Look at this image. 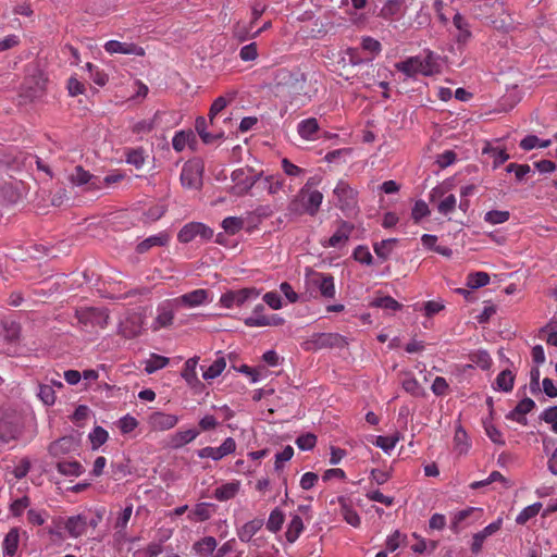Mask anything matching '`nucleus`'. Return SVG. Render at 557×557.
I'll return each instance as SVG.
<instances>
[{
    "instance_id": "20",
    "label": "nucleus",
    "mask_w": 557,
    "mask_h": 557,
    "mask_svg": "<svg viewBox=\"0 0 557 557\" xmlns=\"http://www.w3.org/2000/svg\"><path fill=\"white\" fill-rule=\"evenodd\" d=\"M535 407L534 400L529 397L523 398L518 403V405L512 409L506 418L512 421H516L520 424H527L525 414L532 411Z\"/></svg>"
},
{
    "instance_id": "12",
    "label": "nucleus",
    "mask_w": 557,
    "mask_h": 557,
    "mask_svg": "<svg viewBox=\"0 0 557 557\" xmlns=\"http://www.w3.org/2000/svg\"><path fill=\"white\" fill-rule=\"evenodd\" d=\"M183 187L199 189L202 186V166L198 162H187L181 172Z\"/></svg>"
},
{
    "instance_id": "14",
    "label": "nucleus",
    "mask_w": 557,
    "mask_h": 557,
    "mask_svg": "<svg viewBox=\"0 0 557 557\" xmlns=\"http://www.w3.org/2000/svg\"><path fill=\"white\" fill-rule=\"evenodd\" d=\"M354 230L355 226L352 224L342 221L334 234L329 239L321 242V245L325 248H343L348 243Z\"/></svg>"
},
{
    "instance_id": "53",
    "label": "nucleus",
    "mask_w": 557,
    "mask_h": 557,
    "mask_svg": "<svg viewBox=\"0 0 557 557\" xmlns=\"http://www.w3.org/2000/svg\"><path fill=\"white\" fill-rule=\"evenodd\" d=\"M76 317L79 323L87 325L88 323L95 324L98 323V320L101 318V314L98 310L88 308L76 311Z\"/></svg>"
},
{
    "instance_id": "37",
    "label": "nucleus",
    "mask_w": 557,
    "mask_h": 557,
    "mask_svg": "<svg viewBox=\"0 0 557 557\" xmlns=\"http://www.w3.org/2000/svg\"><path fill=\"white\" fill-rule=\"evenodd\" d=\"M397 243H398L397 238L383 239V240H381L379 243H375L373 245V250H374L375 255L380 259L386 260L392 255V252H393L394 248L396 247Z\"/></svg>"
},
{
    "instance_id": "39",
    "label": "nucleus",
    "mask_w": 557,
    "mask_h": 557,
    "mask_svg": "<svg viewBox=\"0 0 557 557\" xmlns=\"http://www.w3.org/2000/svg\"><path fill=\"white\" fill-rule=\"evenodd\" d=\"M403 388L414 397L424 396L425 392L418 380L411 374L407 373L401 381Z\"/></svg>"
},
{
    "instance_id": "59",
    "label": "nucleus",
    "mask_w": 557,
    "mask_h": 557,
    "mask_svg": "<svg viewBox=\"0 0 557 557\" xmlns=\"http://www.w3.org/2000/svg\"><path fill=\"white\" fill-rule=\"evenodd\" d=\"M457 206V199L455 195L449 194L437 205V211L443 215L450 214Z\"/></svg>"
},
{
    "instance_id": "13",
    "label": "nucleus",
    "mask_w": 557,
    "mask_h": 557,
    "mask_svg": "<svg viewBox=\"0 0 557 557\" xmlns=\"http://www.w3.org/2000/svg\"><path fill=\"white\" fill-rule=\"evenodd\" d=\"M236 450V442L233 437H226L219 447L207 446L197 450V456L201 459L210 458L214 461L221 460Z\"/></svg>"
},
{
    "instance_id": "2",
    "label": "nucleus",
    "mask_w": 557,
    "mask_h": 557,
    "mask_svg": "<svg viewBox=\"0 0 557 557\" xmlns=\"http://www.w3.org/2000/svg\"><path fill=\"white\" fill-rule=\"evenodd\" d=\"M25 414L14 406L0 408V442L16 441L24 430Z\"/></svg>"
},
{
    "instance_id": "15",
    "label": "nucleus",
    "mask_w": 557,
    "mask_h": 557,
    "mask_svg": "<svg viewBox=\"0 0 557 557\" xmlns=\"http://www.w3.org/2000/svg\"><path fill=\"white\" fill-rule=\"evenodd\" d=\"M180 419L175 414L154 411L148 418V423L154 431H168L173 429Z\"/></svg>"
},
{
    "instance_id": "27",
    "label": "nucleus",
    "mask_w": 557,
    "mask_h": 557,
    "mask_svg": "<svg viewBox=\"0 0 557 557\" xmlns=\"http://www.w3.org/2000/svg\"><path fill=\"white\" fill-rule=\"evenodd\" d=\"M87 518L83 515L72 516L65 522V529L71 537H79L87 530Z\"/></svg>"
},
{
    "instance_id": "60",
    "label": "nucleus",
    "mask_w": 557,
    "mask_h": 557,
    "mask_svg": "<svg viewBox=\"0 0 557 557\" xmlns=\"http://www.w3.org/2000/svg\"><path fill=\"white\" fill-rule=\"evenodd\" d=\"M454 443H455L456 449L460 454L466 453L469 448L468 435L461 426H458L456 429L455 436H454Z\"/></svg>"
},
{
    "instance_id": "6",
    "label": "nucleus",
    "mask_w": 557,
    "mask_h": 557,
    "mask_svg": "<svg viewBox=\"0 0 557 557\" xmlns=\"http://www.w3.org/2000/svg\"><path fill=\"white\" fill-rule=\"evenodd\" d=\"M333 194L336 198V207L343 212L348 213L357 209L358 191L350 187L347 182L338 181Z\"/></svg>"
},
{
    "instance_id": "48",
    "label": "nucleus",
    "mask_w": 557,
    "mask_h": 557,
    "mask_svg": "<svg viewBox=\"0 0 557 557\" xmlns=\"http://www.w3.org/2000/svg\"><path fill=\"white\" fill-rule=\"evenodd\" d=\"M490 283V275L486 272H473L467 277V286L476 289L486 286Z\"/></svg>"
},
{
    "instance_id": "63",
    "label": "nucleus",
    "mask_w": 557,
    "mask_h": 557,
    "mask_svg": "<svg viewBox=\"0 0 557 557\" xmlns=\"http://www.w3.org/2000/svg\"><path fill=\"white\" fill-rule=\"evenodd\" d=\"M354 259L362 264H371L373 261L372 255L366 246H358L354 250Z\"/></svg>"
},
{
    "instance_id": "36",
    "label": "nucleus",
    "mask_w": 557,
    "mask_h": 557,
    "mask_svg": "<svg viewBox=\"0 0 557 557\" xmlns=\"http://www.w3.org/2000/svg\"><path fill=\"white\" fill-rule=\"evenodd\" d=\"M0 198L9 203H15L21 198L16 181L2 184L0 187Z\"/></svg>"
},
{
    "instance_id": "41",
    "label": "nucleus",
    "mask_w": 557,
    "mask_h": 557,
    "mask_svg": "<svg viewBox=\"0 0 557 557\" xmlns=\"http://www.w3.org/2000/svg\"><path fill=\"white\" fill-rule=\"evenodd\" d=\"M226 360L223 356H218V358L203 370L202 377L207 381L213 380L218 377L225 369Z\"/></svg>"
},
{
    "instance_id": "57",
    "label": "nucleus",
    "mask_w": 557,
    "mask_h": 557,
    "mask_svg": "<svg viewBox=\"0 0 557 557\" xmlns=\"http://www.w3.org/2000/svg\"><path fill=\"white\" fill-rule=\"evenodd\" d=\"M509 212L508 211H502V210H491L485 213L484 221L492 224H502L509 220Z\"/></svg>"
},
{
    "instance_id": "26",
    "label": "nucleus",
    "mask_w": 557,
    "mask_h": 557,
    "mask_svg": "<svg viewBox=\"0 0 557 557\" xmlns=\"http://www.w3.org/2000/svg\"><path fill=\"white\" fill-rule=\"evenodd\" d=\"M170 240V236L165 232H161L156 235H151L147 237L146 239L141 240L136 246V251L138 253H146L148 250H150L152 247H161L165 246Z\"/></svg>"
},
{
    "instance_id": "54",
    "label": "nucleus",
    "mask_w": 557,
    "mask_h": 557,
    "mask_svg": "<svg viewBox=\"0 0 557 557\" xmlns=\"http://www.w3.org/2000/svg\"><path fill=\"white\" fill-rule=\"evenodd\" d=\"M231 99L225 98L224 96L218 97L213 103L211 104L209 112V121L211 126H215L216 115L226 108L230 103Z\"/></svg>"
},
{
    "instance_id": "21",
    "label": "nucleus",
    "mask_w": 557,
    "mask_h": 557,
    "mask_svg": "<svg viewBox=\"0 0 557 557\" xmlns=\"http://www.w3.org/2000/svg\"><path fill=\"white\" fill-rule=\"evenodd\" d=\"M200 434L197 429H188L185 431H177L170 436L169 445L173 449L182 448L183 446L195 441Z\"/></svg>"
},
{
    "instance_id": "19",
    "label": "nucleus",
    "mask_w": 557,
    "mask_h": 557,
    "mask_svg": "<svg viewBox=\"0 0 557 557\" xmlns=\"http://www.w3.org/2000/svg\"><path fill=\"white\" fill-rule=\"evenodd\" d=\"M482 512L481 508L476 507H468L466 509L459 510L451 515L450 520V529L454 533H459L461 529H463L469 523L467 522L469 518L474 515L480 516Z\"/></svg>"
},
{
    "instance_id": "47",
    "label": "nucleus",
    "mask_w": 557,
    "mask_h": 557,
    "mask_svg": "<svg viewBox=\"0 0 557 557\" xmlns=\"http://www.w3.org/2000/svg\"><path fill=\"white\" fill-rule=\"evenodd\" d=\"M169 358L151 354L150 358L146 361L145 371L148 374L154 373L158 370L165 368L169 364Z\"/></svg>"
},
{
    "instance_id": "49",
    "label": "nucleus",
    "mask_w": 557,
    "mask_h": 557,
    "mask_svg": "<svg viewBox=\"0 0 557 557\" xmlns=\"http://www.w3.org/2000/svg\"><path fill=\"white\" fill-rule=\"evenodd\" d=\"M126 162L136 169H141L145 164V150L143 148L128 149L125 153Z\"/></svg>"
},
{
    "instance_id": "64",
    "label": "nucleus",
    "mask_w": 557,
    "mask_h": 557,
    "mask_svg": "<svg viewBox=\"0 0 557 557\" xmlns=\"http://www.w3.org/2000/svg\"><path fill=\"white\" fill-rule=\"evenodd\" d=\"M541 419L552 424V430L557 433V406L545 409L541 414Z\"/></svg>"
},
{
    "instance_id": "3",
    "label": "nucleus",
    "mask_w": 557,
    "mask_h": 557,
    "mask_svg": "<svg viewBox=\"0 0 557 557\" xmlns=\"http://www.w3.org/2000/svg\"><path fill=\"white\" fill-rule=\"evenodd\" d=\"M259 296L260 289L256 287L230 289L221 295L219 304L223 308L232 309L235 307H243L248 302L255 301Z\"/></svg>"
},
{
    "instance_id": "17",
    "label": "nucleus",
    "mask_w": 557,
    "mask_h": 557,
    "mask_svg": "<svg viewBox=\"0 0 557 557\" xmlns=\"http://www.w3.org/2000/svg\"><path fill=\"white\" fill-rule=\"evenodd\" d=\"M70 181L73 185L83 186L88 184L90 189L101 188V178L94 176L88 171L84 170L81 165H77L74 172L70 176Z\"/></svg>"
},
{
    "instance_id": "23",
    "label": "nucleus",
    "mask_w": 557,
    "mask_h": 557,
    "mask_svg": "<svg viewBox=\"0 0 557 557\" xmlns=\"http://www.w3.org/2000/svg\"><path fill=\"white\" fill-rule=\"evenodd\" d=\"M264 524V520L261 518H255L239 529H237V536L240 542L248 543L251 539L261 530Z\"/></svg>"
},
{
    "instance_id": "33",
    "label": "nucleus",
    "mask_w": 557,
    "mask_h": 557,
    "mask_svg": "<svg viewBox=\"0 0 557 557\" xmlns=\"http://www.w3.org/2000/svg\"><path fill=\"white\" fill-rule=\"evenodd\" d=\"M216 546L218 542L213 536H205L193 544V550L201 557H208L212 555Z\"/></svg>"
},
{
    "instance_id": "22",
    "label": "nucleus",
    "mask_w": 557,
    "mask_h": 557,
    "mask_svg": "<svg viewBox=\"0 0 557 557\" xmlns=\"http://www.w3.org/2000/svg\"><path fill=\"white\" fill-rule=\"evenodd\" d=\"M406 13L405 0H385L380 16L385 20L400 17Z\"/></svg>"
},
{
    "instance_id": "52",
    "label": "nucleus",
    "mask_w": 557,
    "mask_h": 557,
    "mask_svg": "<svg viewBox=\"0 0 557 557\" xmlns=\"http://www.w3.org/2000/svg\"><path fill=\"white\" fill-rule=\"evenodd\" d=\"M470 360L482 370H488L492 366V358L486 350L472 352L470 355Z\"/></svg>"
},
{
    "instance_id": "35",
    "label": "nucleus",
    "mask_w": 557,
    "mask_h": 557,
    "mask_svg": "<svg viewBox=\"0 0 557 557\" xmlns=\"http://www.w3.org/2000/svg\"><path fill=\"white\" fill-rule=\"evenodd\" d=\"M503 4L498 0H475L474 12L481 17H491L492 10H502Z\"/></svg>"
},
{
    "instance_id": "5",
    "label": "nucleus",
    "mask_w": 557,
    "mask_h": 557,
    "mask_svg": "<svg viewBox=\"0 0 557 557\" xmlns=\"http://www.w3.org/2000/svg\"><path fill=\"white\" fill-rule=\"evenodd\" d=\"M253 170L236 169L232 172L231 178L235 183L232 193L236 196L246 195L262 177V172L252 173Z\"/></svg>"
},
{
    "instance_id": "18",
    "label": "nucleus",
    "mask_w": 557,
    "mask_h": 557,
    "mask_svg": "<svg viewBox=\"0 0 557 557\" xmlns=\"http://www.w3.org/2000/svg\"><path fill=\"white\" fill-rule=\"evenodd\" d=\"M503 520L498 518L496 521L486 525L482 531L473 534L472 543H471V552L473 554H479L483 547L484 541L495 534L502 528Z\"/></svg>"
},
{
    "instance_id": "58",
    "label": "nucleus",
    "mask_w": 557,
    "mask_h": 557,
    "mask_svg": "<svg viewBox=\"0 0 557 557\" xmlns=\"http://www.w3.org/2000/svg\"><path fill=\"white\" fill-rule=\"evenodd\" d=\"M405 540H406V535L400 533V531L395 530L392 534H389L386 537V541H385L386 550L389 553L395 552L396 549H398L400 547L401 543Z\"/></svg>"
},
{
    "instance_id": "24",
    "label": "nucleus",
    "mask_w": 557,
    "mask_h": 557,
    "mask_svg": "<svg viewBox=\"0 0 557 557\" xmlns=\"http://www.w3.org/2000/svg\"><path fill=\"white\" fill-rule=\"evenodd\" d=\"M196 145V136L190 129L176 132L172 138V146L177 152H182L186 147L195 149Z\"/></svg>"
},
{
    "instance_id": "25",
    "label": "nucleus",
    "mask_w": 557,
    "mask_h": 557,
    "mask_svg": "<svg viewBox=\"0 0 557 557\" xmlns=\"http://www.w3.org/2000/svg\"><path fill=\"white\" fill-rule=\"evenodd\" d=\"M174 307L171 302H164L157 309V317L154 319V330L160 327H166L173 323L174 320Z\"/></svg>"
},
{
    "instance_id": "50",
    "label": "nucleus",
    "mask_w": 557,
    "mask_h": 557,
    "mask_svg": "<svg viewBox=\"0 0 557 557\" xmlns=\"http://www.w3.org/2000/svg\"><path fill=\"white\" fill-rule=\"evenodd\" d=\"M371 306L392 311H396L401 308V305L391 296L376 297L372 300Z\"/></svg>"
},
{
    "instance_id": "42",
    "label": "nucleus",
    "mask_w": 557,
    "mask_h": 557,
    "mask_svg": "<svg viewBox=\"0 0 557 557\" xmlns=\"http://www.w3.org/2000/svg\"><path fill=\"white\" fill-rule=\"evenodd\" d=\"M57 470L63 475L79 476L84 472V467L78 461H59Z\"/></svg>"
},
{
    "instance_id": "56",
    "label": "nucleus",
    "mask_w": 557,
    "mask_h": 557,
    "mask_svg": "<svg viewBox=\"0 0 557 557\" xmlns=\"http://www.w3.org/2000/svg\"><path fill=\"white\" fill-rule=\"evenodd\" d=\"M222 227L231 235H235L244 227V220L238 216H227L222 221Z\"/></svg>"
},
{
    "instance_id": "8",
    "label": "nucleus",
    "mask_w": 557,
    "mask_h": 557,
    "mask_svg": "<svg viewBox=\"0 0 557 557\" xmlns=\"http://www.w3.org/2000/svg\"><path fill=\"white\" fill-rule=\"evenodd\" d=\"M264 306L258 304L255 306L251 314L244 319V324L248 327L280 326L285 320L278 314L267 315L263 313Z\"/></svg>"
},
{
    "instance_id": "4",
    "label": "nucleus",
    "mask_w": 557,
    "mask_h": 557,
    "mask_svg": "<svg viewBox=\"0 0 557 557\" xmlns=\"http://www.w3.org/2000/svg\"><path fill=\"white\" fill-rule=\"evenodd\" d=\"M306 285L309 289H315L321 297L334 299L336 294L334 277L324 272L310 270L306 274Z\"/></svg>"
},
{
    "instance_id": "43",
    "label": "nucleus",
    "mask_w": 557,
    "mask_h": 557,
    "mask_svg": "<svg viewBox=\"0 0 557 557\" xmlns=\"http://www.w3.org/2000/svg\"><path fill=\"white\" fill-rule=\"evenodd\" d=\"M543 505L540 502H536L530 506L523 508L519 515L516 517V523L519 525H524L529 520L536 517L541 511Z\"/></svg>"
},
{
    "instance_id": "40",
    "label": "nucleus",
    "mask_w": 557,
    "mask_h": 557,
    "mask_svg": "<svg viewBox=\"0 0 557 557\" xmlns=\"http://www.w3.org/2000/svg\"><path fill=\"white\" fill-rule=\"evenodd\" d=\"M453 23L456 29L458 30V42L468 41V39L471 37V32L469 29V23L467 22V20L460 13H456L453 17Z\"/></svg>"
},
{
    "instance_id": "45",
    "label": "nucleus",
    "mask_w": 557,
    "mask_h": 557,
    "mask_svg": "<svg viewBox=\"0 0 557 557\" xmlns=\"http://www.w3.org/2000/svg\"><path fill=\"white\" fill-rule=\"evenodd\" d=\"M37 397L41 400L45 406H52L55 403L57 396L55 391L52 389V385L47 383H39L37 386Z\"/></svg>"
},
{
    "instance_id": "44",
    "label": "nucleus",
    "mask_w": 557,
    "mask_h": 557,
    "mask_svg": "<svg viewBox=\"0 0 557 557\" xmlns=\"http://www.w3.org/2000/svg\"><path fill=\"white\" fill-rule=\"evenodd\" d=\"M515 382V376L511 371L504 370L502 371L496 380H495V389L508 393L512 389Z\"/></svg>"
},
{
    "instance_id": "46",
    "label": "nucleus",
    "mask_w": 557,
    "mask_h": 557,
    "mask_svg": "<svg viewBox=\"0 0 557 557\" xmlns=\"http://www.w3.org/2000/svg\"><path fill=\"white\" fill-rule=\"evenodd\" d=\"M284 520V512L276 507L270 512L269 519L267 521V529L272 533H276L282 529Z\"/></svg>"
},
{
    "instance_id": "38",
    "label": "nucleus",
    "mask_w": 557,
    "mask_h": 557,
    "mask_svg": "<svg viewBox=\"0 0 557 557\" xmlns=\"http://www.w3.org/2000/svg\"><path fill=\"white\" fill-rule=\"evenodd\" d=\"M74 446V441L72 437H61L58 441H54L49 446L50 455L54 457H59L61 455H65L72 450Z\"/></svg>"
},
{
    "instance_id": "7",
    "label": "nucleus",
    "mask_w": 557,
    "mask_h": 557,
    "mask_svg": "<svg viewBox=\"0 0 557 557\" xmlns=\"http://www.w3.org/2000/svg\"><path fill=\"white\" fill-rule=\"evenodd\" d=\"M213 230L201 222H189L185 224L177 234V240L188 244L197 238L208 242L213 237Z\"/></svg>"
},
{
    "instance_id": "61",
    "label": "nucleus",
    "mask_w": 557,
    "mask_h": 557,
    "mask_svg": "<svg viewBox=\"0 0 557 557\" xmlns=\"http://www.w3.org/2000/svg\"><path fill=\"white\" fill-rule=\"evenodd\" d=\"M211 505L207 503L197 504L193 510V512L188 516L189 519H193L194 516L199 521H206L211 517Z\"/></svg>"
},
{
    "instance_id": "30",
    "label": "nucleus",
    "mask_w": 557,
    "mask_h": 557,
    "mask_svg": "<svg viewBox=\"0 0 557 557\" xmlns=\"http://www.w3.org/2000/svg\"><path fill=\"white\" fill-rule=\"evenodd\" d=\"M304 201V210L311 216H314L320 210L323 201V194L319 190L307 191Z\"/></svg>"
},
{
    "instance_id": "9",
    "label": "nucleus",
    "mask_w": 557,
    "mask_h": 557,
    "mask_svg": "<svg viewBox=\"0 0 557 557\" xmlns=\"http://www.w3.org/2000/svg\"><path fill=\"white\" fill-rule=\"evenodd\" d=\"M274 81L277 86L286 87L292 91H300L304 89L307 77L300 70L278 69L275 72Z\"/></svg>"
},
{
    "instance_id": "31",
    "label": "nucleus",
    "mask_w": 557,
    "mask_h": 557,
    "mask_svg": "<svg viewBox=\"0 0 557 557\" xmlns=\"http://www.w3.org/2000/svg\"><path fill=\"white\" fill-rule=\"evenodd\" d=\"M239 488H240L239 481L227 482L214 490V498L219 502L230 500L236 496Z\"/></svg>"
},
{
    "instance_id": "10",
    "label": "nucleus",
    "mask_w": 557,
    "mask_h": 557,
    "mask_svg": "<svg viewBox=\"0 0 557 557\" xmlns=\"http://www.w3.org/2000/svg\"><path fill=\"white\" fill-rule=\"evenodd\" d=\"M1 338L7 343V352L9 355L18 354V345L21 342V325L14 320H3L1 323Z\"/></svg>"
},
{
    "instance_id": "32",
    "label": "nucleus",
    "mask_w": 557,
    "mask_h": 557,
    "mask_svg": "<svg viewBox=\"0 0 557 557\" xmlns=\"http://www.w3.org/2000/svg\"><path fill=\"white\" fill-rule=\"evenodd\" d=\"M262 188L268 191L269 195H275L283 189L285 180L280 174L263 175L259 181Z\"/></svg>"
},
{
    "instance_id": "51",
    "label": "nucleus",
    "mask_w": 557,
    "mask_h": 557,
    "mask_svg": "<svg viewBox=\"0 0 557 557\" xmlns=\"http://www.w3.org/2000/svg\"><path fill=\"white\" fill-rule=\"evenodd\" d=\"M88 437L91 443V447L97 449L108 441L109 434L102 426H95Z\"/></svg>"
},
{
    "instance_id": "1",
    "label": "nucleus",
    "mask_w": 557,
    "mask_h": 557,
    "mask_svg": "<svg viewBox=\"0 0 557 557\" xmlns=\"http://www.w3.org/2000/svg\"><path fill=\"white\" fill-rule=\"evenodd\" d=\"M438 57L431 50H425L424 54L409 57L404 61L397 62L395 67L398 72L410 78L417 75L432 76L440 72Z\"/></svg>"
},
{
    "instance_id": "11",
    "label": "nucleus",
    "mask_w": 557,
    "mask_h": 557,
    "mask_svg": "<svg viewBox=\"0 0 557 557\" xmlns=\"http://www.w3.org/2000/svg\"><path fill=\"white\" fill-rule=\"evenodd\" d=\"M210 301L209 290L199 288L172 299V305L175 309L196 308L207 305Z\"/></svg>"
},
{
    "instance_id": "62",
    "label": "nucleus",
    "mask_w": 557,
    "mask_h": 557,
    "mask_svg": "<svg viewBox=\"0 0 557 557\" xmlns=\"http://www.w3.org/2000/svg\"><path fill=\"white\" fill-rule=\"evenodd\" d=\"M137 425H138V421L129 414L122 417L117 421V426H119L121 433H123V434H128V433L133 432L137 428Z\"/></svg>"
},
{
    "instance_id": "55",
    "label": "nucleus",
    "mask_w": 557,
    "mask_h": 557,
    "mask_svg": "<svg viewBox=\"0 0 557 557\" xmlns=\"http://www.w3.org/2000/svg\"><path fill=\"white\" fill-rule=\"evenodd\" d=\"M32 467V462L29 458L23 457L17 463H15L12 469L10 470V473L13 474V476L17 480H21L25 478Z\"/></svg>"
},
{
    "instance_id": "16",
    "label": "nucleus",
    "mask_w": 557,
    "mask_h": 557,
    "mask_svg": "<svg viewBox=\"0 0 557 557\" xmlns=\"http://www.w3.org/2000/svg\"><path fill=\"white\" fill-rule=\"evenodd\" d=\"M104 50L110 54H133L138 57L145 55V49L133 42H122L119 40H109L104 44Z\"/></svg>"
},
{
    "instance_id": "29",
    "label": "nucleus",
    "mask_w": 557,
    "mask_h": 557,
    "mask_svg": "<svg viewBox=\"0 0 557 557\" xmlns=\"http://www.w3.org/2000/svg\"><path fill=\"white\" fill-rule=\"evenodd\" d=\"M319 128V123L315 117L305 119L297 125V132L305 140H314Z\"/></svg>"
},
{
    "instance_id": "34",
    "label": "nucleus",
    "mask_w": 557,
    "mask_h": 557,
    "mask_svg": "<svg viewBox=\"0 0 557 557\" xmlns=\"http://www.w3.org/2000/svg\"><path fill=\"white\" fill-rule=\"evenodd\" d=\"M304 529L305 525L301 517L298 515L293 516L285 532L286 541L290 544L295 543L302 533Z\"/></svg>"
},
{
    "instance_id": "28",
    "label": "nucleus",
    "mask_w": 557,
    "mask_h": 557,
    "mask_svg": "<svg viewBox=\"0 0 557 557\" xmlns=\"http://www.w3.org/2000/svg\"><path fill=\"white\" fill-rule=\"evenodd\" d=\"M20 544V531L17 528H12L4 536L2 542L3 557H13Z\"/></svg>"
}]
</instances>
